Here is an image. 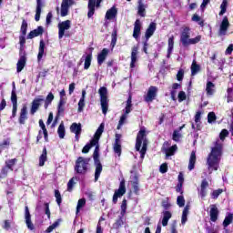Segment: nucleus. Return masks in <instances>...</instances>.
<instances>
[{
	"instance_id": "41",
	"label": "nucleus",
	"mask_w": 233,
	"mask_h": 233,
	"mask_svg": "<svg viewBox=\"0 0 233 233\" xmlns=\"http://www.w3.org/2000/svg\"><path fill=\"white\" fill-rule=\"evenodd\" d=\"M201 111H197L195 115V123L197 125V132H199L201 130Z\"/></svg>"
},
{
	"instance_id": "36",
	"label": "nucleus",
	"mask_w": 233,
	"mask_h": 233,
	"mask_svg": "<svg viewBox=\"0 0 233 233\" xmlns=\"http://www.w3.org/2000/svg\"><path fill=\"white\" fill-rule=\"evenodd\" d=\"M214 88H216V85L212 81L207 82L206 92L208 96H214Z\"/></svg>"
},
{
	"instance_id": "3",
	"label": "nucleus",
	"mask_w": 233,
	"mask_h": 233,
	"mask_svg": "<svg viewBox=\"0 0 233 233\" xmlns=\"http://www.w3.org/2000/svg\"><path fill=\"white\" fill-rule=\"evenodd\" d=\"M201 41V35H198L195 38H190V28L186 26L180 33V43L184 48L190 46V45H198Z\"/></svg>"
},
{
	"instance_id": "40",
	"label": "nucleus",
	"mask_w": 233,
	"mask_h": 233,
	"mask_svg": "<svg viewBox=\"0 0 233 233\" xmlns=\"http://www.w3.org/2000/svg\"><path fill=\"white\" fill-rule=\"evenodd\" d=\"M11 102L13 105L11 119H14V117L17 116V98H11Z\"/></svg>"
},
{
	"instance_id": "54",
	"label": "nucleus",
	"mask_w": 233,
	"mask_h": 233,
	"mask_svg": "<svg viewBox=\"0 0 233 233\" xmlns=\"http://www.w3.org/2000/svg\"><path fill=\"white\" fill-rule=\"evenodd\" d=\"M127 117H128V115L124 113L119 119L118 125L116 127V130H121L122 125H125V122L127 121Z\"/></svg>"
},
{
	"instance_id": "64",
	"label": "nucleus",
	"mask_w": 233,
	"mask_h": 233,
	"mask_svg": "<svg viewBox=\"0 0 233 233\" xmlns=\"http://www.w3.org/2000/svg\"><path fill=\"white\" fill-rule=\"evenodd\" d=\"M172 139L173 141H176V143H179V139H181V135L179 134V131L174 130Z\"/></svg>"
},
{
	"instance_id": "60",
	"label": "nucleus",
	"mask_w": 233,
	"mask_h": 233,
	"mask_svg": "<svg viewBox=\"0 0 233 233\" xmlns=\"http://www.w3.org/2000/svg\"><path fill=\"white\" fill-rule=\"evenodd\" d=\"M76 185V177H73L67 183V192H72L74 190V186Z\"/></svg>"
},
{
	"instance_id": "39",
	"label": "nucleus",
	"mask_w": 233,
	"mask_h": 233,
	"mask_svg": "<svg viewBox=\"0 0 233 233\" xmlns=\"http://www.w3.org/2000/svg\"><path fill=\"white\" fill-rule=\"evenodd\" d=\"M46 156H47L46 147H44L42 154L39 157V167H45V163H46V159H47Z\"/></svg>"
},
{
	"instance_id": "7",
	"label": "nucleus",
	"mask_w": 233,
	"mask_h": 233,
	"mask_svg": "<svg viewBox=\"0 0 233 233\" xmlns=\"http://www.w3.org/2000/svg\"><path fill=\"white\" fill-rule=\"evenodd\" d=\"M120 208H121L120 216L118 217V219H116V222L113 224V228H116V230L121 228V227L125 225V222L123 221V218H125V215L127 214V198H124L122 200Z\"/></svg>"
},
{
	"instance_id": "1",
	"label": "nucleus",
	"mask_w": 233,
	"mask_h": 233,
	"mask_svg": "<svg viewBox=\"0 0 233 233\" xmlns=\"http://www.w3.org/2000/svg\"><path fill=\"white\" fill-rule=\"evenodd\" d=\"M221 156H223V142L217 139L207 159L208 169L209 171L213 172V170L216 171L219 168Z\"/></svg>"
},
{
	"instance_id": "52",
	"label": "nucleus",
	"mask_w": 233,
	"mask_h": 233,
	"mask_svg": "<svg viewBox=\"0 0 233 233\" xmlns=\"http://www.w3.org/2000/svg\"><path fill=\"white\" fill-rule=\"evenodd\" d=\"M233 221V213H228V216L224 218L223 227L227 228L230 225Z\"/></svg>"
},
{
	"instance_id": "42",
	"label": "nucleus",
	"mask_w": 233,
	"mask_h": 233,
	"mask_svg": "<svg viewBox=\"0 0 233 233\" xmlns=\"http://www.w3.org/2000/svg\"><path fill=\"white\" fill-rule=\"evenodd\" d=\"M188 210L189 207L186 206L182 211L181 224L185 225L188 221Z\"/></svg>"
},
{
	"instance_id": "26",
	"label": "nucleus",
	"mask_w": 233,
	"mask_h": 233,
	"mask_svg": "<svg viewBox=\"0 0 233 233\" xmlns=\"http://www.w3.org/2000/svg\"><path fill=\"white\" fill-rule=\"evenodd\" d=\"M103 132H105V124L101 123L91 140L95 141L97 145L99 139H101V136H103Z\"/></svg>"
},
{
	"instance_id": "31",
	"label": "nucleus",
	"mask_w": 233,
	"mask_h": 233,
	"mask_svg": "<svg viewBox=\"0 0 233 233\" xmlns=\"http://www.w3.org/2000/svg\"><path fill=\"white\" fill-rule=\"evenodd\" d=\"M116 16H117V8H116V6L111 7L106 13V19L109 21L114 19Z\"/></svg>"
},
{
	"instance_id": "16",
	"label": "nucleus",
	"mask_w": 233,
	"mask_h": 233,
	"mask_svg": "<svg viewBox=\"0 0 233 233\" xmlns=\"http://www.w3.org/2000/svg\"><path fill=\"white\" fill-rule=\"evenodd\" d=\"M229 26H230V23L228 22V17L224 16L218 30L219 37H221V35H227V31L228 30Z\"/></svg>"
},
{
	"instance_id": "21",
	"label": "nucleus",
	"mask_w": 233,
	"mask_h": 233,
	"mask_svg": "<svg viewBox=\"0 0 233 233\" xmlns=\"http://www.w3.org/2000/svg\"><path fill=\"white\" fill-rule=\"evenodd\" d=\"M208 187V181H207V178H204L202 181H201V184H200V189H198V195L200 196V198L202 199H205V198H207V188Z\"/></svg>"
},
{
	"instance_id": "23",
	"label": "nucleus",
	"mask_w": 233,
	"mask_h": 233,
	"mask_svg": "<svg viewBox=\"0 0 233 233\" xmlns=\"http://www.w3.org/2000/svg\"><path fill=\"white\" fill-rule=\"evenodd\" d=\"M44 32H45V29L43 28V26L39 25L36 29L30 31L26 38L34 39V37H39V35H43Z\"/></svg>"
},
{
	"instance_id": "34",
	"label": "nucleus",
	"mask_w": 233,
	"mask_h": 233,
	"mask_svg": "<svg viewBox=\"0 0 233 233\" xmlns=\"http://www.w3.org/2000/svg\"><path fill=\"white\" fill-rule=\"evenodd\" d=\"M174 51V35L170 36L167 40V59L170 58L172 52Z\"/></svg>"
},
{
	"instance_id": "53",
	"label": "nucleus",
	"mask_w": 233,
	"mask_h": 233,
	"mask_svg": "<svg viewBox=\"0 0 233 233\" xmlns=\"http://www.w3.org/2000/svg\"><path fill=\"white\" fill-rule=\"evenodd\" d=\"M26 30H28V23L26 22V20L25 18H23L22 25L20 27V32H21L22 35H26Z\"/></svg>"
},
{
	"instance_id": "19",
	"label": "nucleus",
	"mask_w": 233,
	"mask_h": 233,
	"mask_svg": "<svg viewBox=\"0 0 233 233\" xmlns=\"http://www.w3.org/2000/svg\"><path fill=\"white\" fill-rule=\"evenodd\" d=\"M209 218L212 223H216L218 218H219V209H218V207L215 204L210 205Z\"/></svg>"
},
{
	"instance_id": "43",
	"label": "nucleus",
	"mask_w": 233,
	"mask_h": 233,
	"mask_svg": "<svg viewBox=\"0 0 233 233\" xmlns=\"http://www.w3.org/2000/svg\"><path fill=\"white\" fill-rule=\"evenodd\" d=\"M54 94L52 92L48 93V95L46 97L44 108L46 110L50 105H52V101H54Z\"/></svg>"
},
{
	"instance_id": "44",
	"label": "nucleus",
	"mask_w": 233,
	"mask_h": 233,
	"mask_svg": "<svg viewBox=\"0 0 233 233\" xmlns=\"http://www.w3.org/2000/svg\"><path fill=\"white\" fill-rule=\"evenodd\" d=\"M57 134L60 139H65L66 130L65 129V124L63 122L58 127Z\"/></svg>"
},
{
	"instance_id": "46",
	"label": "nucleus",
	"mask_w": 233,
	"mask_h": 233,
	"mask_svg": "<svg viewBox=\"0 0 233 233\" xmlns=\"http://www.w3.org/2000/svg\"><path fill=\"white\" fill-rule=\"evenodd\" d=\"M92 65V53L86 55L85 58L84 70H88Z\"/></svg>"
},
{
	"instance_id": "4",
	"label": "nucleus",
	"mask_w": 233,
	"mask_h": 233,
	"mask_svg": "<svg viewBox=\"0 0 233 233\" xmlns=\"http://www.w3.org/2000/svg\"><path fill=\"white\" fill-rule=\"evenodd\" d=\"M90 163V157L85 158L83 157H78L75 163V172L85 176L88 172V165Z\"/></svg>"
},
{
	"instance_id": "49",
	"label": "nucleus",
	"mask_w": 233,
	"mask_h": 233,
	"mask_svg": "<svg viewBox=\"0 0 233 233\" xmlns=\"http://www.w3.org/2000/svg\"><path fill=\"white\" fill-rule=\"evenodd\" d=\"M200 70L201 66L198 63H196V60H194L191 65V76H196V74H198V72H199Z\"/></svg>"
},
{
	"instance_id": "28",
	"label": "nucleus",
	"mask_w": 233,
	"mask_h": 233,
	"mask_svg": "<svg viewBox=\"0 0 233 233\" xmlns=\"http://www.w3.org/2000/svg\"><path fill=\"white\" fill-rule=\"evenodd\" d=\"M157 24L155 22H151L148 27L146 30L145 37L146 39H150L152 35H154V32H156Z\"/></svg>"
},
{
	"instance_id": "59",
	"label": "nucleus",
	"mask_w": 233,
	"mask_h": 233,
	"mask_svg": "<svg viewBox=\"0 0 233 233\" xmlns=\"http://www.w3.org/2000/svg\"><path fill=\"white\" fill-rule=\"evenodd\" d=\"M221 194H223L222 188L216 189L211 193V198L218 199L219 198V196H221Z\"/></svg>"
},
{
	"instance_id": "61",
	"label": "nucleus",
	"mask_w": 233,
	"mask_h": 233,
	"mask_svg": "<svg viewBox=\"0 0 233 233\" xmlns=\"http://www.w3.org/2000/svg\"><path fill=\"white\" fill-rule=\"evenodd\" d=\"M218 119V116H216V113L214 112H209L208 114V123L212 124Z\"/></svg>"
},
{
	"instance_id": "32",
	"label": "nucleus",
	"mask_w": 233,
	"mask_h": 233,
	"mask_svg": "<svg viewBox=\"0 0 233 233\" xmlns=\"http://www.w3.org/2000/svg\"><path fill=\"white\" fill-rule=\"evenodd\" d=\"M162 227H167L168 221L172 218V212L166 210L163 211Z\"/></svg>"
},
{
	"instance_id": "18",
	"label": "nucleus",
	"mask_w": 233,
	"mask_h": 233,
	"mask_svg": "<svg viewBox=\"0 0 233 233\" xmlns=\"http://www.w3.org/2000/svg\"><path fill=\"white\" fill-rule=\"evenodd\" d=\"M157 96V88L154 86H151L148 90L147 96L145 97V101L147 103H152L153 99H156V96Z\"/></svg>"
},
{
	"instance_id": "25",
	"label": "nucleus",
	"mask_w": 233,
	"mask_h": 233,
	"mask_svg": "<svg viewBox=\"0 0 233 233\" xmlns=\"http://www.w3.org/2000/svg\"><path fill=\"white\" fill-rule=\"evenodd\" d=\"M139 47L134 46L131 49V62H130V68H136V63L137 62V51Z\"/></svg>"
},
{
	"instance_id": "6",
	"label": "nucleus",
	"mask_w": 233,
	"mask_h": 233,
	"mask_svg": "<svg viewBox=\"0 0 233 233\" xmlns=\"http://www.w3.org/2000/svg\"><path fill=\"white\" fill-rule=\"evenodd\" d=\"M98 94L100 96V105L102 108V113L106 116L108 112V89L105 86H101L98 89Z\"/></svg>"
},
{
	"instance_id": "45",
	"label": "nucleus",
	"mask_w": 233,
	"mask_h": 233,
	"mask_svg": "<svg viewBox=\"0 0 233 233\" xmlns=\"http://www.w3.org/2000/svg\"><path fill=\"white\" fill-rule=\"evenodd\" d=\"M177 150V145H173L170 147L167 148L166 149L167 157H170L171 156H174Z\"/></svg>"
},
{
	"instance_id": "29",
	"label": "nucleus",
	"mask_w": 233,
	"mask_h": 233,
	"mask_svg": "<svg viewBox=\"0 0 233 233\" xmlns=\"http://www.w3.org/2000/svg\"><path fill=\"white\" fill-rule=\"evenodd\" d=\"M137 15L140 17H146L147 16V6L145 4H143V0L137 1Z\"/></svg>"
},
{
	"instance_id": "17",
	"label": "nucleus",
	"mask_w": 233,
	"mask_h": 233,
	"mask_svg": "<svg viewBox=\"0 0 233 233\" xmlns=\"http://www.w3.org/2000/svg\"><path fill=\"white\" fill-rule=\"evenodd\" d=\"M25 218L27 228L29 230H34L35 227L34 226V223H32V215L30 214V209L28 208V206L25 207Z\"/></svg>"
},
{
	"instance_id": "38",
	"label": "nucleus",
	"mask_w": 233,
	"mask_h": 233,
	"mask_svg": "<svg viewBox=\"0 0 233 233\" xmlns=\"http://www.w3.org/2000/svg\"><path fill=\"white\" fill-rule=\"evenodd\" d=\"M85 97H86V90H82V96L78 102V112H83V108H85Z\"/></svg>"
},
{
	"instance_id": "50",
	"label": "nucleus",
	"mask_w": 233,
	"mask_h": 233,
	"mask_svg": "<svg viewBox=\"0 0 233 233\" xmlns=\"http://www.w3.org/2000/svg\"><path fill=\"white\" fill-rule=\"evenodd\" d=\"M16 163L17 158L5 160V166L9 168V170H11V172H14V167H15Z\"/></svg>"
},
{
	"instance_id": "55",
	"label": "nucleus",
	"mask_w": 233,
	"mask_h": 233,
	"mask_svg": "<svg viewBox=\"0 0 233 233\" xmlns=\"http://www.w3.org/2000/svg\"><path fill=\"white\" fill-rule=\"evenodd\" d=\"M8 170H10V167H8L6 166H4L1 168V171H0V178L1 179H5V177H8Z\"/></svg>"
},
{
	"instance_id": "27",
	"label": "nucleus",
	"mask_w": 233,
	"mask_h": 233,
	"mask_svg": "<svg viewBox=\"0 0 233 233\" xmlns=\"http://www.w3.org/2000/svg\"><path fill=\"white\" fill-rule=\"evenodd\" d=\"M26 66V55L24 53L23 56H20L18 62L16 64V71L23 72V69Z\"/></svg>"
},
{
	"instance_id": "48",
	"label": "nucleus",
	"mask_w": 233,
	"mask_h": 233,
	"mask_svg": "<svg viewBox=\"0 0 233 233\" xmlns=\"http://www.w3.org/2000/svg\"><path fill=\"white\" fill-rule=\"evenodd\" d=\"M191 21H194L195 23H198L199 26L203 28L205 26V20L201 19L198 14H194L191 17Z\"/></svg>"
},
{
	"instance_id": "57",
	"label": "nucleus",
	"mask_w": 233,
	"mask_h": 233,
	"mask_svg": "<svg viewBox=\"0 0 233 233\" xmlns=\"http://www.w3.org/2000/svg\"><path fill=\"white\" fill-rule=\"evenodd\" d=\"M227 6H228V2L227 0H223L222 4L220 5V12L218 13L219 15H223L227 12Z\"/></svg>"
},
{
	"instance_id": "20",
	"label": "nucleus",
	"mask_w": 233,
	"mask_h": 233,
	"mask_svg": "<svg viewBox=\"0 0 233 233\" xmlns=\"http://www.w3.org/2000/svg\"><path fill=\"white\" fill-rule=\"evenodd\" d=\"M115 144L113 147L115 154H117L118 157L121 156V134L115 135Z\"/></svg>"
},
{
	"instance_id": "58",
	"label": "nucleus",
	"mask_w": 233,
	"mask_h": 233,
	"mask_svg": "<svg viewBox=\"0 0 233 233\" xmlns=\"http://www.w3.org/2000/svg\"><path fill=\"white\" fill-rule=\"evenodd\" d=\"M55 198L56 199L58 207H61V203H63V198L61 197V192H59L58 189L55 190Z\"/></svg>"
},
{
	"instance_id": "9",
	"label": "nucleus",
	"mask_w": 233,
	"mask_h": 233,
	"mask_svg": "<svg viewBox=\"0 0 233 233\" xmlns=\"http://www.w3.org/2000/svg\"><path fill=\"white\" fill-rule=\"evenodd\" d=\"M40 130L38 131V135L36 137V145H39L41 143V139H43V135H44V139L46 143H48V129H46V126L45 125V122L43 119H40L38 121Z\"/></svg>"
},
{
	"instance_id": "30",
	"label": "nucleus",
	"mask_w": 233,
	"mask_h": 233,
	"mask_svg": "<svg viewBox=\"0 0 233 233\" xmlns=\"http://www.w3.org/2000/svg\"><path fill=\"white\" fill-rule=\"evenodd\" d=\"M43 6H45V4H43V0H36V9H35V20L36 22L41 19V12H42Z\"/></svg>"
},
{
	"instance_id": "14",
	"label": "nucleus",
	"mask_w": 233,
	"mask_h": 233,
	"mask_svg": "<svg viewBox=\"0 0 233 233\" xmlns=\"http://www.w3.org/2000/svg\"><path fill=\"white\" fill-rule=\"evenodd\" d=\"M70 25H71L70 20H66V21L58 24V37H59V39H63L66 30H70Z\"/></svg>"
},
{
	"instance_id": "37",
	"label": "nucleus",
	"mask_w": 233,
	"mask_h": 233,
	"mask_svg": "<svg viewBox=\"0 0 233 233\" xmlns=\"http://www.w3.org/2000/svg\"><path fill=\"white\" fill-rule=\"evenodd\" d=\"M194 168H196V151L191 152L188 163V170H194Z\"/></svg>"
},
{
	"instance_id": "22",
	"label": "nucleus",
	"mask_w": 233,
	"mask_h": 233,
	"mask_svg": "<svg viewBox=\"0 0 233 233\" xmlns=\"http://www.w3.org/2000/svg\"><path fill=\"white\" fill-rule=\"evenodd\" d=\"M109 52L110 51L108 50V48H103L101 52L97 55V65L99 66H101V65L105 63V61L106 60V57H108Z\"/></svg>"
},
{
	"instance_id": "56",
	"label": "nucleus",
	"mask_w": 233,
	"mask_h": 233,
	"mask_svg": "<svg viewBox=\"0 0 233 233\" xmlns=\"http://www.w3.org/2000/svg\"><path fill=\"white\" fill-rule=\"evenodd\" d=\"M86 205V199L80 198L76 206V214H79V211L81 210V208H83V207H85Z\"/></svg>"
},
{
	"instance_id": "35",
	"label": "nucleus",
	"mask_w": 233,
	"mask_h": 233,
	"mask_svg": "<svg viewBox=\"0 0 233 233\" xmlns=\"http://www.w3.org/2000/svg\"><path fill=\"white\" fill-rule=\"evenodd\" d=\"M45 40H40L37 55L38 61H41L43 59V56H45Z\"/></svg>"
},
{
	"instance_id": "15",
	"label": "nucleus",
	"mask_w": 233,
	"mask_h": 233,
	"mask_svg": "<svg viewBox=\"0 0 233 233\" xmlns=\"http://www.w3.org/2000/svg\"><path fill=\"white\" fill-rule=\"evenodd\" d=\"M82 127H81V123H76L74 122L73 124H71L70 126V132H72V134H75V141L78 142L79 141V136H81V132H82Z\"/></svg>"
},
{
	"instance_id": "2",
	"label": "nucleus",
	"mask_w": 233,
	"mask_h": 233,
	"mask_svg": "<svg viewBox=\"0 0 233 233\" xmlns=\"http://www.w3.org/2000/svg\"><path fill=\"white\" fill-rule=\"evenodd\" d=\"M135 148L137 152H140V158L145 159L147 150L148 148V138H147V129L141 128L136 138Z\"/></svg>"
},
{
	"instance_id": "51",
	"label": "nucleus",
	"mask_w": 233,
	"mask_h": 233,
	"mask_svg": "<svg viewBox=\"0 0 233 233\" xmlns=\"http://www.w3.org/2000/svg\"><path fill=\"white\" fill-rule=\"evenodd\" d=\"M117 43V29H114L111 34V48H114Z\"/></svg>"
},
{
	"instance_id": "12",
	"label": "nucleus",
	"mask_w": 233,
	"mask_h": 233,
	"mask_svg": "<svg viewBox=\"0 0 233 233\" xmlns=\"http://www.w3.org/2000/svg\"><path fill=\"white\" fill-rule=\"evenodd\" d=\"M45 99L43 98V96H40L38 98H35L31 103L30 107V115L35 116L37 110L41 107V103H43Z\"/></svg>"
},
{
	"instance_id": "63",
	"label": "nucleus",
	"mask_w": 233,
	"mask_h": 233,
	"mask_svg": "<svg viewBox=\"0 0 233 233\" xmlns=\"http://www.w3.org/2000/svg\"><path fill=\"white\" fill-rule=\"evenodd\" d=\"M177 205L181 208L185 207V197L183 196H178L177 198Z\"/></svg>"
},
{
	"instance_id": "8",
	"label": "nucleus",
	"mask_w": 233,
	"mask_h": 233,
	"mask_svg": "<svg viewBox=\"0 0 233 233\" xmlns=\"http://www.w3.org/2000/svg\"><path fill=\"white\" fill-rule=\"evenodd\" d=\"M127 194V184L125 183V179H122L119 184L118 189L115 190L113 195L112 203L113 205H117V199L119 198H123L124 195Z\"/></svg>"
},
{
	"instance_id": "47",
	"label": "nucleus",
	"mask_w": 233,
	"mask_h": 233,
	"mask_svg": "<svg viewBox=\"0 0 233 233\" xmlns=\"http://www.w3.org/2000/svg\"><path fill=\"white\" fill-rule=\"evenodd\" d=\"M96 145H97V143H96L95 141H93L92 139L90 140V143L86 144L83 149H82V154H88V152H90V148H92V147H96Z\"/></svg>"
},
{
	"instance_id": "10",
	"label": "nucleus",
	"mask_w": 233,
	"mask_h": 233,
	"mask_svg": "<svg viewBox=\"0 0 233 233\" xmlns=\"http://www.w3.org/2000/svg\"><path fill=\"white\" fill-rule=\"evenodd\" d=\"M101 3H103V1L101 0H88V4H87V8H88V12H87V17L88 19L94 17V15L96 14V8H99L101 6Z\"/></svg>"
},
{
	"instance_id": "24",
	"label": "nucleus",
	"mask_w": 233,
	"mask_h": 233,
	"mask_svg": "<svg viewBox=\"0 0 233 233\" xmlns=\"http://www.w3.org/2000/svg\"><path fill=\"white\" fill-rule=\"evenodd\" d=\"M141 35V20L137 19L134 24L133 37L134 39H139Z\"/></svg>"
},
{
	"instance_id": "33",
	"label": "nucleus",
	"mask_w": 233,
	"mask_h": 233,
	"mask_svg": "<svg viewBox=\"0 0 233 233\" xmlns=\"http://www.w3.org/2000/svg\"><path fill=\"white\" fill-rule=\"evenodd\" d=\"M65 103H66L65 99H60L59 100V103H58V106H57V114H56V116L55 118V122L57 121V119L61 116V114H65V107H64Z\"/></svg>"
},
{
	"instance_id": "62",
	"label": "nucleus",
	"mask_w": 233,
	"mask_h": 233,
	"mask_svg": "<svg viewBox=\"0 0 233 233\" xmlns=\"http://www.w3.org/2000/svg\"><path fill=\"white\" fill-rule=\"evenodd\" d=\"M7 147H10V138L4 139L3 142L0 144V152L1 150H5V148H7Z\"/></svg>"
},
{
	"instance_id": "11",
	"label": "nucleus",
	"mask_w": 233,
	"mask_h": 233,
	"mask_svg": "<svg viewBox=\"0 0 233 233\" xmlns=\"http://www.w3.org/2000/svg\"><path fill=\"white\" fill-rule=\"evenodd\" d=\"M74 3H75L74 0H62L61 8H60L61 17H66V15H68L70 6H72Z\"/></svg>"
},
{
	"instance_id": "5",
	"label": "nucleus",
	"mask_w": 233,
	"mask_h": 233,
	"mask_svg": "<svg viewBox=\"0 0 233 233\" xmlns=\"http://www.w3.org/2000/svg\"><path fill=\"white\" fill-rule=\"evenodd\" d=\"M93 159L96 166L95 181H97V179H99V176H101V172H103V165L101 164V160L99 159V143L95 145Z\"/></svg>"
},
{
	"instance_id": "13",
	"label": "nucleus",
	"mask_w": 233,
	"mask_h": 233,
	"mask_svg": "<svg viewBox=\"0 0 233 233\" xmlns=\"http://www.w3.org/2000/svg\"><path fill=\"white\" fill-rule=\"evenodd\" d=\"M28 120V107L26 105H24L20 109L18 123L19 125H26V121Z\"/></svg>"
}]
</instances>
